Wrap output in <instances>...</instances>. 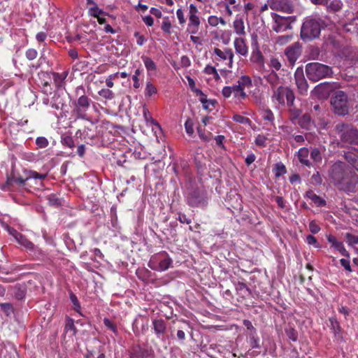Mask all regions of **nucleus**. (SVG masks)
Wrapping results in <instances>:
<instances>
[{
    "instance_id": "nucleus-9",
    "label": "nucleus",
    "mask_w": 358,
    "mask_h": 358,
    "mask_svg": "<svg viewBox=\"0 0 358 358\" xmlns=\"http://www.w3.org/2000/svg\"><path fill=\"white\" fill-rule=\"evenodd\" d=\"M331 104L336 114L343 115L348 113V99L347 95L343 92H337L334 96L331 97Z\"/></svg>"
},
{
    "instance_id": "nucleus-41",
    "label": "nucleus",
    "mask_w": 358,
    "mask_h": 358,
    "mask_svg": "<svg viewBox=\"0 0 358 358\" xmlns=\"http://www.w3.org/2000/svg\"><path fill=\"white\" fill-rule=\"evenodd\" d=\"M262 118L264 119V120L268 121L271 123L273 122V121L275 120L273 113L271 111V110H270L268 108L265 109L262 111Z\"/></svg>"
},
{
    "instance_id": "nucleus-25",
    "label": "nucleus",
    "mask_w": 358,
    "mask_h": 358,
    "mask_svg": "<svg viewBox=\"0 0 358 358\" xmlns=\"http://www.w3.org/2000/svg\"><path fill=\"white\" fill-rule=\"evenodd\" d=\"M343 29L346 32H350L358 36V17L353 18L350 22L345 23Z\"/></svg>"
},
{
    "instance_id": "nucleus-59",
    "label": "nucleus",
    "mask_w": 358,
    "mask_h": 358,
    "mask_svg": "<svg viewBox=\"0 0 358 358\" xmlns=\"http://www.w3.org/2000/svg\"><path fill=\"white\" fill-rule=\"evenodd\" d=\"M291 38L292 36L289 35L280 36L276 38V43L280 45H283L288 43Z\"/></svg>"
},
{
    "instance_id": "nucleus-5",
    "label": "nucleus",
    "mask_w": 358,
    "mask_h": 358,
    "mask_svg": "<svg viewBox=\"0 0 358 358\" xmlns=\"http://www.w3.org/2000/svg\"><path fill=\"white\" fill-rule=\"evenodd\" d=\"M321 22L315 18H307L301 29V37L303 41L317 38L321 31Z\"/></svg>"
},
{
    "instance_id": "nucleus-4",
    "label": "nucleus",
    "mask_w": 358,
    "mask_h": 358,
    "mask_svg": "<svg viewBox=\"0 0 358 358\" xmlns=\"http://www.w3.org/2000/svg\"><path fill=\"white\" fill-rule=\"evenodd\" d=\"M306 73L309 80L317 82L328 77L332 72L329 66L323 64L313 62L306 66Z\"/></svg>"
},
{
    "instance_id": "nucleus-30",
    "label": "nucleus",
    "mask_w": 358,
    "mask_h": 358,
    "mask_svg": "<svg viewBox=\"0 0 358 358\" xmlns=\"http://www.w3.org/2000/svg\"><path fill=\"white\" fill-rule=\"evenodd\" d=\"M237 84L245 90V88L251 87L252 85V81L251 78L247 75H241L237 82Z\"/></svg>"
},
{
    "instance_id": "nucleus-49",
    "label": "nucleus",
    "mask_w": 358,
    "mask_h": 358,
    "mask_svg": "<svg viewBox=\"0 0 358 358\" xmlns=\"http://www.w3.org/2000/svg\"><path fill=\"white\" fill-rule=\"evenodd\" d=\"M89 13L90 15L97 17L99 15L103 14V11L100 9L97 5H94L89 9Z\"/></svg>"
},
{
    "instance_id": "nucleus-34",
    "label": "nucleus",
    "mask_w": 358,
    "mask_h": 358,
    "mask_svg": "<svg viewBox=\"0 0 358 358\" xmlns=\"http://www.w3.org/2000/svg\"><path fill=\"white\" fill-rule=\"evenodd\" d=\"M24 173L25 175H27V178H34V179H39V180H44L47 175L43 174V173H38L36 171H31V170H24Z\"/></svg>"
},
{
    "instance_id": "nucleus-12",
    "label": "nucleus",
    "mask_w": 358,
    "mask_h": 358,
    "mask_svg": "<svg viewBox=\"0 0 358 358\" xmlns=\"http://www.w3.org/2000/svg\"><path fill=\"white\" fill-rule=\"evenodd\" d=\"M268 3L272 10H276L290 14L294 11L292 0H268Z\"/></svg>"
},
{
    "instance_id": "nucleus-29",
    "label": "nucleus",
    "mask_w": 358,
    "mask_h": 358,
    "mask_svg": "<svg viewBox=\"0 0 358 358\" xmlns=\"http://www.w3.org/2000/svg\"><path fill=\"white\" fill-rule=\"evenodd\" d=\"M306 197L310 199L315 204L318 206L325 205V201L323 200L320 196H317L313 191L309 190L306 194Z\"/></svg>"
},
{
    "instance_id": "nucleus-46",
    "label": "nucleus",
    "mask_w": 358,
    "mask_h": 358,
    "mask_svg": "<svg viewBox=\"0 0 358 358\" xmlns=\"http://www.w3.org/2000/svg\"><path fill=\"white\" fill-rule=\"evenodd\" d=\"M36 144L38 148L42 149L46 148L48 145L49 142L45 137L40 136L36 139Z\"/></svg>"
},
{
    "instance_id": "nucleus-10",
    "label": "nucleus",
    "mask_w": 358,
    "mask_h": 358,
    "mask_svg": "<svg viewBox=\"0 0 358 358\" xmlns=\"http://www.w3.org/2000/svg\"><path fill=\"white\" fill-rule=\"evenodd\" d=\"M198 8L194 4H190L189 6L188 13V24L187 31L191 34H195L198 32L201 24L199 17L198 15Z\"/></svg>"
},
{
    "instance_id": "nucleus-6",
    "label": "nucleus",
    "mask_w": 358,
    "mask_h": 358,
    "mask_svg": "<svg viewBox=\"0 0 358 358\" xmlns=\"http://www.w3.org/2000/svg\"><path fill=\"white\" fill-rule=\"evenodd\" d=\"M172 264V259L167 252L162 251L152 256L148 266L154 271H164L169 269Z\"/></svg>"
},
{
    "instance_id": "nucleus-15",
    "label": "nucleus",
    "mask_w": 358,
    "mask_h": 358,
    "mask_svg": "<svg viewBox=\"0 0 358 358\" xmlns=\"http://www.w3.org/2000/svg\"><path fill=\"white\" fill-rule=\"evenodd\" d=\"M16 241L23 246L27 251L32 252L34 255L38 254V255L44 256L43 251L38 247L35 246L34 244L23 234H21L16 239Z\"/></svg>"
},
{
    "instance_id": "nucleus-31",
    "label": "nucleus",
    "mask_w": 358,
    "mask_h": 358,
    "mask_svg": "<svg viewBox=\"0 0 358 358\" xmlns=\"http://www.w3.org/2000/svg\"><path fill=\"white\" fill-rule=\"evenodd\" d=\"M141 59L145 64V66L148 71H154L157 69V65L155 62L149 57L143 55Z\"/></svg>"
},
{
    "instance_id": "nucleus-36",
    "label": "nucleus",
    "mask_w": 358,
    "mask_h": 358,
    "mask_svg": "<svg viewBox=\"0 0 358 358\" xmlns=\"http://www.w3.org/2000/svg\"><path fill=\"white\" fill-rule=\"evenodd\" d=\"M64 331H71L73 335H76L77 330L74 325V321L73 319L70 317H67L66 320L65 327H64Z\"/></svg>"
},
{
    "instance_id": "nucleus-47",
    "label": "nucleus",
    "mask_w": 358,
    "mask_h": 358,
    "mask_svg": "<svg viewBox=\"0 0 358 358\" xmlns=\"http://www.w3.org/2000/svg\"><path fill=\"white\" fill-rule=\"evenodd\" d=\"M62 143L70 148L74 147V141L71 136H64L62 137Z\"/></svg>"
},
{
    "instance_id": "nucleus-64",
    "label": "nucleus",
    "mask_w": 358,
    "mask_h": 358,
    "mask_svg": "<svg viewBox=\"0 0 358 358\" xmlns=\"http://www.w3.org/2000/svg\"><path fill=\"white\" fill-rule=\"evenodd\" d=\"M142 20L148 27H152L154 24V19L150 15L144 16Z\"/></svg>"
},
{
    "instance_id": "nucleus-20",
    "label": "nucleus",
    "mask_w": 358,
    "mask_h": 358,
    "mask_svg": "<svg viewBox=\"0 0 358 358\" xmlns=\"http://www.w3.org/2000/svg\"><path fill=\"white\" fill-rule=\"evenodd\" d=\"M233 29L234 32L238 35V37H243L246 36L245 31L244 22L242 18L236 17L233 22Z\"/></svg>"
},
{
    "instance_id": "nucleus-52",
    "label": "nucleus",
    "mask_w": 358,
    "mask_h": 358,
    "mask_svg": "<svg viewBox=\"0 0 358 358\" xmlns=\"http://www.w3.org/2000/svg\"><path fill=\"white\" fill-rule=\"evenodd\" d=\"M103 324L108 329L111 330L115 334H117V326L112 321H110L108 318L103 319Z\"/></svg>"
},
{
    "instance_id": "nucleus-42",
    "label": "nucleus",
    "mask_w": 358,
    "mask_h": 358,
    "mask_svg": "<svg viewBox=\"0 0 358 358\" xmlns=\"http://www.w3.org/2000/svg\"><path fill=\"white\" fill-rule=\"evenodd\" d=\"M346 242L348 245L353 246L355 245L358 244V236H355L350 233H347L345 234Z\"/></svg>"
},
{
    "instance_id": "nucleus-33",
    "label": "nucleus",
    "mask_w": 358,
    "mask_h": 358,
    "mask_svg": "<svg viewBox=\"0 0 358 358\" xmlns=\"http://www.w3.org/2000/svg\"><path fill=\"white\" fill-rule=\"evenodd\" d=\"M143 117L147 123H150L151 125H155L158 127H159V124L158 122L152 117L151 113H150L149 110L144 107L143 110Z\"/></svg>"
},
{
    "instance_id": "nucleus-24",
    "label": "nucleus",
    "mask_w": 358,
    "mask_h": 358,
    "mask_svg": "<svg viewBox=\"0 0 358 358\" xmlns=\"http://www.w3.org/2000/svg\"><path fill=\"white\" fill-rule=\"evenodd\" d=\"M288 106L289 119L291 122L294 123L295 121L299 118L302 111L295 106L294 101H293L292 106Z\"/></svg>"
},
{
    "instance_id": "nucleus-16",
    "label": "nucleus",
    "mask_w": 358,
    "mask_h": 358,
    "mask_svg": "<svg viewBox=\"0 0 358 358\" xmlns=\"http://www.w3.org/2000/svg\"><path fill=\"white\" fill-rule=\"evenodd\" d=\"M301 45L296 42L288 46L285 54L291 64H294L301 55Z\"/></svg>"
},
{
    "instance_id": "nucleus-40",
    "label": "nucleus",
    "mask_w": 358,
    "mask_h": 358,
    "mask_svg": "<svg viewBox=\"0 0 358 358\" xmlns=\"http://www.w3.org/2000/svg\"><path fill=\"white\" fill-rule=\"evenodd\" d=\"M98 94L100 96L108 100L115 97L113 92L109 89H101L98 92Z\"/></svg>"
},
{
    "instance_id": "nucleus-35",
    "label": "nucleus",
    "mask_w": 358,
    "mask_h": 358,
    "mask_svg": "<svg viewBox=\"0 0 358 358\" xmlns=\"http://www.w3.org/2000/svg\"><path fill=\"white\" fill-rule=\"evenodd\" d=\"M345 159L358 171V157L353 153H346Z\"/></svg>"
},
{
    "instance_id": "nucleus-61",
    "label": "nucleus",
    "mask_w": 358,
    "mask_h": 358,
    "mask_svg": "<svg viewBox=\"0 0 358 358\" xmlns=\"http://www.w3.org/2000/svg\"><path fill=\"white\" fill-rule=\"evenodd\" d=\"M259 338L255 336L254 335H251L250 336V344L252 348H259Z\"/></svg>"
},
{
    "instance_id": "nucleus-37",
    "label": "nucleus",
    "mask_w": 358,
    "mask_h": 358,
    "mask_svg": "<svg viewBox=\"0 0 358 358\" xmlns=\"http://www.w3.org/2000/svg\"><path fill=\"white\" fill-rule=\"evenodd\" d=\"M208 24L212 27H216L219 23L226 25V21L222 17H218L215 15H210L208 19Z\"/></svg>"
},
{
    "instance_id": "nucleus-58",
    "label": "nucleus",
    "mask_w": 358,
    "mask_h": 358,
    "mask_svg": "<svg viewBox=\"0 0 358 358\" xmlns=\"http://www.w3.org/2000/svg\"><path fill=\"white\" fill-rule=\"evenodd\" d=\"M59 96H55L52 98L53 102L51 103L52 108H55L57 110L62 108L64 103L61 101H59Z\"/></svg>"
},
{
    "instance_id": "nucleus-11",
    "label": "nucleus",
    "mask_w": 358,
    "mask_h": 358,
    "mask_svg": "<svg viewBox=\"0 0 358 358\" xmlns=\"http://www.w3.org/2000/svg\"><path fill=\"white\" fill-rule=\"evenodd\" d=\"M273 20L272 29L275 32H283L289 29H291V22L292 17H282L276 13L271 14Z\"/></svg>"
},
{
    "instance_id": "nucleus-18",
    "label": "nucleus",
    "mask_w": 358,
    "mask_h": 358,
    "mask_svg": "<svg viewBox=\"0 0 358 358\" xmlns=\"http://www.w3.org/2000/svg\"><path fill=\"white\" fill-rule=\"evenodd\" d=\"M327 239L331 244V246L337 250L343 256L348 258L350 257V253L345 248L343 242L338 241L334 236L331 234L327 236Z\"/></svg>"
},
{
    "instance_id": "nucleus-21",
    "label": "nucleus",
    "mask_w": 358,
    "mask_h": 358,
    "mask_svg": "<svg viewBox=\"0 0 358 358\" xmlns=\"http://www.w3.org/2000/svg\"><path fill=\"white\" fill-rule=\"evenodd\" d=\"M230 87L231 88V93L234 94L236 100L241 101L246 98L247 94L245 90L238 84L230 86Z\"/></svg>"
},
{
    "instance_id": "nucleus-55",
    "label": "nucleus",
    "mask_w": 358,
    "mask_h": 358,
    "mask_svg": "<svg viewBox=\"0 0 358 358\" xmlns=\"http://www.w3.org/2000/svg\"><path fill=\"white\" fill-rule=\"evenodd\" d=\"M38 55L37 51L34 48L28 49L25 52V56L27 59L33 60L36 58Z\"/></svg>"
},
{
    "instance_id": "nucleus-44",
    "label": "nucleus",
    "mask_w": 358,
    "mask_h": 358,
    "mask_svg": "<svg viewBox=\"0 0 358 358\" xmlns=\"http://www.w3.org/2000/svg\"><path fill=\"white\" fill-rule=\"evenodd\" d=\"M171 22L169 19V17H164L162 24V29L163 31L167 34L171 33Z\"/></svg>"
},
{
    "instance_id": "nucleus-1",
    "label": "nucleus",
    "mask_w": 358,
    "mask_h": 358,
    "mask_svg": "<svg viewBox=\"0 0 358 358\" xmlns=\"http://www.w3.org/2000/svg\"><path fill=\"white\" fill-rule=\"evenodd\" d=\"M329 177L338 189L345 192H354L358 183L357 174L345 164L341 162L332 166Z\"/></svg>"
},
{
    "instance_id": "nucleus-56",
    "label": "nucleus",
    "mask_w": 358,
    "mask_h": 358,
    "mask_svg": "<svg viewBox=\"0 0 358 358\" xmlns=\"http://www.w3.org/2000/svg\"><path fill=\"white\" fill-rule=\"evenodd\" d=\"M134 36L136 38V43L140 46L143 45L144 43L147 41L145 37L138 31H136Z\"/></svg>"
},
{
    "instance_id": "nucleus-27",
    "label": "nucleus",
    "mask_w": 358,
    "mask_h": 358,
    "mask_svg": "<svg viewBox=\"0 0 358 358\" xmlns=\"http://www.w3.org/2000/svg\"><path fill=\"white\" fill-rule=\"evenodd\" d=\"M298 124L299 126L305 129H310L313 124L311 117L309 114H304L299 118Z\"/></svg>"
},
{
    "instance_id": "nucleus-17",
    "label": "nucleus",
    "mask_w": 358,
    "mask_h": 358,
    "mask_svg": "<svg viewBox=\"0 0 358 358\" xmlns=\"http://www.w3.org/2000/svg\"><path fill=\"white\" fill-rule=\"evenodd\" d=\"M234 47L238 55L242 57H246L248 55V46L245 36L236 37L234 41Z\"/></svg>"
},
{
    "instance_id": "nucleus-57",
    "label": "nucleus",
    "mask_w": 358,
    "mask_h": 358,
    "mask_svg": "<svg viewBox=\"0 0 358 358\" xmlns=\"http://www.w3.org/2000/svg\"><path fill=\"white\" fill-rule=\"evenodd\" d=\"M48 202L52 206H58L61 205L60 200L54 194H50L48 196Z\"/></svg>"
},
{
    "instance_id": "nucleus-63",
    "label": "nucleus",
    "mask_w": 358,
    "mask_h": 358,
    "mask_svg": "<svg viewBox=\"0 0 358 358\" xmlns=\"http://www.w3.org/2000/svg\"><path fill=\"white\" fill-rule=\"evenodd\" d=\"M222 94L225 99L229 98L231 95V88L230 86H225L222 90Z\"/></svg>"
},
{
    "instance_id": "nucleus-13",
    "label": "nucleus",
    "mask_w": 358,
    "mask_h": 358,
    "mask_svg": "<svg viewBox=\"0 0 358 358\" xmlns=\"http://www.w3.org/2000/svg\"><path fill=\"white\" fill-rule=\"evenodd\" d=\"M294 79L299 93L302 95L306 94L308 92V85L304 77L303 71L301 68H297L296 70Z\"/></svg>"
},
{
    "instance_id": "nucleus-23",
    "label": "nucleus",
    "mask_w": 358,
    "mask_h": 358,
    "mask_svg": "<svg viewBox=\"0 0 358 358\" xmlns=\"http://www.w3.org/2000/svg\"><path fill=\"white\" fill-rule=\"evenodd\" d=\"M309 155V150L306 148H301L298 151V158L300 162L306 166L310 167L311 166L310 162L308 160V157Z\"/></svg>"
},
{
    "instance_id": "nucleus-8",
    "label": "nucleus",
    "mask_w": 358,
    "mask_h": 358,
    "mask_svg": "<svg viewBox=\"0 0 358 358\" xmlns=\"http://www.w3.org/2000/svg\"><path fill=\"white\" fill-rule=\"evenodd\" d=\"M213 61L217 64L220 62H227L226 64L229 69H231L234 66V54L229 48L223 49L214 48L213 49Z\"/></svg>"
},
{
    "instance_id": "nucleus-7",
    "label": "nucleus",
    "mask_w": 358,
    "mask_h": 358,
    "mask_svg": "<svg viewBox=\"0 0 358 358\" xmlns=\"http://www.w3.org/2000/svg\"><path fill=\"white\" fill-rule=\"evenodd\" d=\"M336 130L340 134L343 142L358 145V130L357 129L342 123L336 125Z\"/></svg>"
},
{
    "instance_id": "nucleus-14",
    "label": "nucleus",
    "mask_w": 358,
    "mask_h": 358,
    "mask_svg": "<svg viewBox=\"0 0 358 358\" xmlns=\"http://www.w3.org/2000/svg\"><path fill=\"white\" fill-rule=\"evenodd\" d=\"M188 204L192 207L206 205V199L203 193L198 189L192 191L187 196Z\"/></svg>"
},
{
    "instance_id": "nucleus-2",
    "label": "nucleus",
    "mask_w": 358,
    "mask_h": 358,
    "mask_svg": "<svg viewBox=\"0 0 358 358\" xmlns=\"http://www.w3.org/2000/svg\"><path fill=\"white\" fill-rule=\"evenodd\" d=\"M75 93L78 98L72 102V113L78 119L88 120L87 111L92 101L85 95V90L83 85L78 86L75 90Z\"/></svg>"
},
{
    "instance_id": "nucleus-62",
    "label": "nucleus",
    "mask_w": 358,
    "mask_h": 358,
    "mask_svg": "<svg viewBox=\"0 0 358 358\" xmlns=\"http://www.w3.org/2000/svg\"><path fill=\"white\" fill-rule=\"evenodd\" d=\"M176 15L180 24L185 23L186 20L184 16V13L181 8L177 10Z\"/></svg>"
},
{
    "instance_id": "nucleus-38",
    "label": "nucleus",
    "mask_w": 358,
    "mask_h": 358,
    "mask_svg": "<svg viewBox=\"0 0 358 358\" xmlns=\"http://www.w3.org/2000/svg\"><path fill=\"white\" fill-rule=\"evenodd\" d=\"M327 9L333 12H337L342 8L343 3L341 0H332L329 4L326 5Z\"/></svg>"
},
{
    "instance_id": "nucleus-54",
    "label": "nucleus",
    "mask_w": 358,
    "mask_h": 358,
    "mask_svg": "<svg viewBox=\"0 0 358 358\" xmlns=\"http://www.w3.org/2000/svg\"><path fill=\"white\" fill-rule=\"evenodd\" d=\"M267 138L264 135L259 134L255 138V144L259 147H264Z\"/></svg>"
},
{
    "instance_id": "nucleus-51",
    "label": "nucleus",
    "mask_w": 358,
    "mask_h": 358,
    "mask_svg": "<svg viewBox=\"0 0 358 358\" xmlns=\"http://www.w3.org/2000/svg\"><path fill=\"white\" fill-rule=\"evenodd\" d=\"M185 131H186L187 134L189 136L193 135V134L194 132V124L191 120H189V119L187 120V121L185 123Z\"/></svg>"
},
{
    "instance_id": "nucleus-22",
    "label": "nucleus",
    "mask_w": 358,
    "mask_h": 358,
    "mask_svg": "<svg viewBox=\"0 0 358 358\" xmlns=\"http://www.w3.org/2000/svg\"><path fill=\"white\" fill-rule=\"evenodd\" d=\"M236 291L237 294L241 296L243 298H245L249 296L251 294L250 289L248 287V286L241 282H238L235 284Z\"/></svg>"
},
{
    "instance_id": "nucleus-28",
    "label": "nucleus",
    "mask_w": 358,
    "mask_h": 358,
    "mask_svg": "<svg viewBox=\"0 0 358 358\" xmlns=\"http://www.w3.org/2000/svg\"><path fill=\"white\" fill-rule=\"evenodd\" d=\"M264 78L271 85L272 90L278 87V85L280 84V78L277 73L273 71L268 73L267 76H264Z\"/></svg>"
},
{
    "instance_id": "nucleus-3",
    "label": "nucleus",
    "mask_w": 358,
    "mask_h": 358,
    "mask_svg": "<svg viewBox=\"0 0 358 358\" xmlns=\"http://www.w3.org/2000/svg\"><path fill=\"white\" fill-rule=\"evenodd\" d=\"M271 99L275 107L280 108L285 104L292 106L293 101H295V95L291 88L279 85L273 89Z\"/></svg>"
},
{
    "instance_id": "nucleus-26",
    "label": "nucleus",
    "mask_w": 358,
    "mask_h": 358,
    "mask_svg": "<svg viewBox=\"0 0 358 358\" xmlns=\"http://www.w3.org/2000/svg\"><path fill=\"white\" fill-rule=\"evenodd\" d=\"M68 73V71H64L62 73H52L54 83L57 88L62 87L64 85V80L66 78Z\"/></svg>"
},
{
    "instance_id": "nucleus-53",
    "label": "nucleus",
    "mask_w": 358,
    "mask_h": 358,
    "mask_svg": "<svg viewBox=\"0 0 358 358\" xmlns=\"http://www.w3.org/2000/svg\"><path fill=\"white\" fill-rule=\"evenodd\" d=\"M306 241L308 245H313L316 248H320V243L317 242L316 238L313 235H308L306 238Z\"/></svg>"
},
{
    "instance_id": "nucleus-60",
    "label": "nucleus",
    "mask_w": 358,
    "mask_h": 358,
    "mask_svg": "<svg viewBox=\"0 0 358 358\" xmlns=\"http://www.w3.org/2000/svg\"><path fill=\"white\" fill-rule=\"evenodd\" d=\"M309 230L313 234H317L320 231V227L315 221H311L309 223Z\"/></svg>"
},
{
    "instance_id": "nucleus-50",
    "label": "nucleus",
    "mask_w": 358,
    "mask_h": 358,
    "mask_svg": "<svg viewBox=\"0 0 358 358\" xmlns=\"http://www.w3.org/2000/svg\"><path fill=\"white\" fill-rule=\"evenodd\" d=\"M310 158L315 162H320L322 161V155L320 150L317 148L312 150L310 152Z\"/></svg>"
},
{
    "instance_id": "nucleus-48",
    "label": "nucleus",
    "mask_w": 358,
    "mask_h": 358,
    "mask_svg": "<svg viewBox=\"0 0 358 358\" xmlns=\"http://www.w3.org/2000/svg\"><path fill=\"white\" fill-rule=\"evenodd\" d=\"M287 170L285 166L282 163H278L275 164V176L280 177L286 173Z\"/></svg>"
},
{
    "instance_id": "nucleus-43",
    "label": "nucleus",
    "mask_w": 358,
    "mask_h": 358,
    "mask_svg": "<svg viewBox=\"0 0 358 358\" xmlns=\"http://www.w3.org/2000/svg\"><path fill=\"white\" fill-rule=\"evenodd\" d=\"M25 289L20 286L15 287L14 296L17 300H22L25 297Z\"/></svg>"
},
{
    "instance_id": "nucleus-32",
    "label": "nucleus",
    "mask_w": 358,
    "mask_h": 358,
    "mask_svg": "<svg viewBox=\"0 0 358 358\" xmlns=\"http://www.w3.org/2000/svg\"><path fill=\"white\" fill-rule=\"evenodd\" d=\"M232 120L238 123L252 127V122L248 117H244L240 114H235L232 117Z\"/></svg>"
},
{
    "instance_id": "nucleus-45",
    "label": "nucleus",
    "mask_w": 358,
    "mask_h": 358,
    "mask_svg": "<svg viewBox=\"0 0 358 358\" xmlns=\"http://www.w3.org/2000/svg\"><path fill=\"white\" fill-rule=\"evenodd\" d=\"M70 299L74 306L73 309L76 312H78L80 314V310L81 307H80V302H79L77 296L73 293L71 292L70 294Z\"/></svg>"
},
{
    "instance_id": "nucleus-19",
    "label": "nucleus",
    "mask_w": 358,
    "mask_h": 358,
    "mask_svg": "<svg viewBox=\"0 0 358 358\" xmlns=\"http://www.w3.org/2000/svg\"><path fill=\"white\" fill-rule=\"evenodd\" d=\"M152 327L157 338H161V336L164 334L166 329V323L162 319L153 320Z\"/></svg>"
},
{
    "instance_id": "nucleus-39",
    "label": "nucleus",
    "mask_w": 358,
    "mask_h": 358,
    "mask_svg": "<svg viewBox=\"0 0 358 358\" xmlns=\"http://www.w3.org/2000/svg\"><path fill=\"white\" fill-rule=\"evenodd\" d=\"M157 87L151 82H147L145 89V95L146 96H151L152 95L157 94Z\"/></svg>"
}]
</instances>
